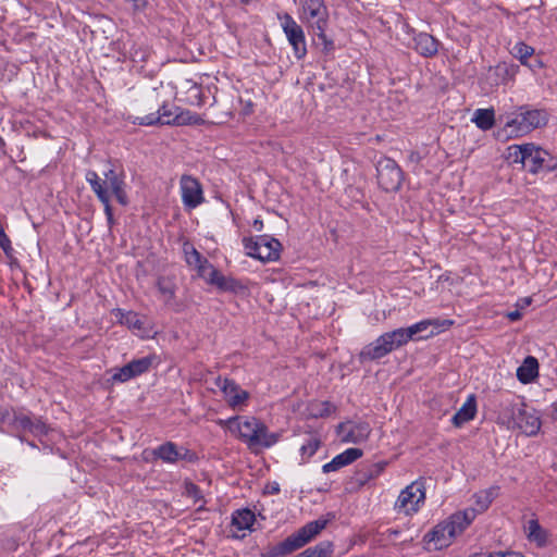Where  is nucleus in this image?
Returning a JSON list of instances; mask_svg holds the SVG:
<instances>
[{
    "label": "nucleus",
    "instance_id": "1",
    "mask_svg": "<svg viewBox=\"0 0 557 557\" xmlns=\"http://www.w3.org/2000/svg\"><path fill=\"white\" fill-rule=\"evenodd\" d=\"M475 517L476 510L473 508L455 512L425 533L423 542L426 545L432 544L434 549L447 547L457 535L461 534L472 523Z\"/></svg>",
    "mask_w": 557,
    "mask_h": 557
},
{
    "label": "nucleus",
    "instance_id": "2",
    "mask_svg": "<svg viewBox=\"0 0 557 557\" xmlns=\"http://www.w3.org/2000/svg\"><path fill=\"white\" fill-rule=\"evenodd\" d=\"M86 181L89 183L91 190L96 194L99 201L103 205L109 227H112V225L114 224V218L113 209L110 202L111 197L108 189V185L110 186L112 194L114 195L120 205H128V196L125 190L126 184L124 180V174L120 173V175L111 177L110 180H102L97 174V172L89 170L86 173Z\"/></svg>",
    "mask_w": 557,
    "mask_h": 557
},
{
    "label": "nucleus",
    "instance_id": "3",
    "mask_svg": "<svg viewBox=\"0 0 557 557\" xmlns=\"http://www.w3.org/2000/svg\"><path fill=\"white\" fill-rule=\"evenodd\" d=\"M327 523L329 520L324 518H319L306 523L282 542L268 547L265 552L261 553V557H286L290 555L311 542L323 529H325Z\"/></svg>",
    "mask_w": 557,
    "mask_h": 557
},
{
    "label": "nucleus",
    "instance_id": "4",
    "mask_svg": "<svg viewBox=\"0 0 557 557\" xmlns=\"http://www.w3.org/2000/svg\"><path fill=\"white\" fill-rule=\"evenodd\" d=\"M548 117L549 114L545 109H535L524 104L519 107L517 113L507 116L504 128L510 136L518 137L535 128L544 127L548 122Z\"/></svg>",
    "mask_w": 557,
    "mask_h": 557
},
{
    "label": "nucleus",
    "instance_id": "5",
    "mask_svg": "<svg viewBox=\"0 0 557 557\" xmlns=\"http://www.w3.org/2000/svg\"><path fill=\"white\" fill-rule=\"evenodd\" d=\"M504 406L503 417L513 428H518L528 436H534L539 433L542 422L535 410H529L523 403H515L506 399L502 403Z\"/></svg>",
    "mask_w": 557,
    "mask_h": 557
},
{
    "label": "nucleus",
    "instance_id": "6",
    "mask_svg": "<svg viewBox=\"0 0 557 557\" xmlns=\"http://www.w3.org/2000/svg\"><path fill=\"white\" fill-rule=\"evenodd\" d=\"M301 4L305 17L315 36L321 40L324 50H332L334 42L325 34L329 25V12L324 0H301Z\"/></svg>",
    "mask_w": 557,
    "mask_h": 557
},
{
    "label": "nucleus",
    "instance_id": "7",
    "mask_svg": "<svg viewBox=\"0 0 557 557\" xmlns=\"http://www.w3.org/2000/svg\"><path fill=\"white\" fill-rule=\"evenodd\" d=\"M243 245L246 255L262 262L275 261L280 258L281 243L268 235H261L256 238L244 237Z\"/></svg>",
    "mask_w": 557,
    "mask_h": 557
},
{
    "label": "nucleus",
    "instance_id": "8",
    "mask_svg": "<svg viewBox=\"0 0 557 557\" xmlns=\"http://www.w3.org/2000/svg\"><path fill=\"white\" fill-rule=\"evenodd\" d=\"M376 180L382 190L394 193L401 187L404 172L395 160L383 157L376 163Z\"/></svg>",
    "mask_w": 557,
    "mask_h": 557
},
{
    "label": "nucleus",
    "instance_id": "9",
    "mask_svg": "<svg viewBox=\"0 0 557 557\" xmlns=\"http://www.w3.org/2000/svg\"><path fill=\"white\" fill-rule=\"evenodd\" d=\"M277 18L281 22L282 29L293 48L297 60H302L307 55V42L305 32L289 13H278Z\"/></svg>",
    "mask_w": 557,
    "mask_h": 557
},
{
    "label": "nucleus",
    "instance_id": "10",
    "mask_svg": "<svg viewBox=\"0 0 557 557\" xmlns=\"http://www.w3.org/2000/svg\"><path fill=\"white\" fill-rule=\"evenodd\" d=\"M525 153V169L531 174L541 172L550 173L557 170V158L547 150L536 146L533 143L528 144Z\"/></svg>",
    "mask_w": 557,
    "mask_h": 557
},
{
    "label": "nucleus",
    "instance_id": "11",
    "mask_svg": "<svg viewBox=\"0 0 557 557\" xmlns=\"http://www.w3.org/2000/svg\"><path fill=\"white\" fill-rule=\"evenodd\" d=\"M425 500V482L423 479L413 481L399 494L395 508L406 515L414 513Z\"/></svg>",
    "mask_w": 557,
    "mask_h": 557
},
{
    "label": "nucleus",
    "instance_id": "12",
    "mask_svg": "<svg viewBox=\"0 0 557 557\" xmlns=\"http://www.w3.org/2000/svg\"><path fill=\"white\" fill-rule=\"evenodd\" d=\"M152 456L154 459H161L166 463H175L180 460L193 463L198 460V456L195 451L185 447H178L173 442H165L156 447L152 450Z\"/></svg>",
    "mask_w": 557,
    "mask_h": 557
},
{
    "label": "nucleus",
    "instance_id": "13",
    "mask_svg": "<svg viewBox=\"0 0 557 557\" xmlns=\"http://www.w3.org/2000/svg\"><path fill=\"white\" fill-rule=\"evenodd\" d=\"M11 424L15 430L28 432L35 437L46 436L51 430L42 418H33L22 412L13 413Z\"/></svg>",
    "mask_w": 557,
    "mask_h": 557
},
{
    "label": "nucleus",
    "instance_id": "14",
    "mask_svg": "<svg viewBox=\"0 0 557 557\" xmlns=\"http://www.w3.org/2000/svg\"><path fill=\"white\" fill-rule=\"evenodd\" d=\"M371 433V426L368 422L359 421L342 422L337 426V434L341 436L342 442L359 444L368 440Z\"/></svg>",
    "mask_w": 557,
    "mask_h": 557
},
{
    "label": "nucleus",
    "instance_id": "15",
    "mask_svg": "<svg viewBox=\"0 0 557 557\" xmlns=\"http://www.w3.org/2000/svg\"><path fill=\"white\" fill-rule=\"evenodd\" d=\"M178 111L180 107L169 106L164 102L159 107L156 113L138 116L133 123L141 126L174 125L172 120H176L175 115H178Z\"/></svg>",
    "mask_w": 557,
    "mask_h": 557
},
{
    "label": "nucleus",
    "instance_id": "16",
    "mask_svg": "<svg viewBox=\"0 0 557 557\" xmlns=\"http://www.w3.org/2000/svg\"><path fill=\"white\" fill-rule=\"evenodd\" d=\"M389 337L387 333H384L374 342L366 345L359 354L360 361L379 360L395 350L396 347L393 344V339Z\"/></svg>",
    "mask_w": 557,
    "mask_h": 557
},
{
    "label": "nucleus",
    "instance_id": "17",
    "mask_svg": "<svg viewBox=\"0 0 557 557\" xmlns=\"http://www.w3.org/2000/svg\"><path fill=\"white\" fill-rule=\"evenodd\" d=\"M215 386L221 389L226 403L232 408L244 405L249 398V393L243 389L234 380L218 376L215 377Z\"/></svg>",
    "mask_w": 557,
    "mask_h": 557
},
{
    "label": "nucleus",
    "instance_id": "18",
    "mask_svg": "<svg viewBox=\"0 0 557 557\" xmlns=\"http://www.w3.org/2000/svg\"><path fill=\"white\" fill-rule=\"evenodd\" d=\"M180 185L182 201L186 208L195 209L203 202V191L198 180L190 175H183Z\"/></svg>",
    "mask_w": 557,
    "mask_h": 557
},
{
    "label": "nucleus",
    "instance_id": "19",
    "mask_svg": "<svg viewBox=\"0 0 557 557\" xmlns=\"http://www.w3.org/2000/svg\"><path fill=\"white\" fill-rule=\"evenodd\" d=\"M259 419L255 417L243 418V417H232L228 420H220V425L225 424H237L238 437L248 445L249 448H253V442H257V425Z\"/></svg>",
    "mask_w": 557,
    "mask_h": 557
},
{
    "label": "nucleus",
    "instance_id": "20",
    "mask_svg": "<svg viewBox=\"0 0 557 557\" xmlns=\"http://www.w3.org/2000/svg\"><path fill=\"white\" fill-rule=\"evenodd\" d=\"M205 278L209 284L216 286L221 292L243 295L248 290L247 286L239 280L223 275L214 267H210V271Z\"/></svg>",
    "mask_w": 557,
    "mask_h": 557
},
{
    "label": "nucleus",
    "instance_id": "21",
    "mask_svg": "<svg viewBox=\"0 0 557 557\" xmlns=\"http://www.w3.org/2000/svg\"><path fill=\"white\" fill-rule=\"evenodd\" d=\"M519 71V66L512 63L499 62L495 66H490L485 75V83L491 87L505 85L512 81Z\"/></svg>",
    "mask_w": 557,
    "mask_h": 557
},
{
    "label": "nucleus",
    "instance_id": "22",
    "mask_svg": "<svg viewBox=\"0 0 557 557\" xmlns=\"http://www.w3.org/2000/svg\"><path fill=\"white\" fill-rule=\"evenodd\" d=\"M431 325L430 320H423L420 321L409 327H400L396 329L392 332H386L393 339L394 346L397 348L401 347L403 345H406L411 339H419L420 337H417V335L425 330Z\"/></svg>",
    "mask_w": 557,
    "mask_h": 557
},
{
    "label": "nucleus",
    "instance_id": "23",
    "mask_svg": "<svg viewBox=\"0 0 557 557\" xmlns=\"http://www.w3.org/2000/svg\"><path fill=\"white\" fill-rule=\"evenodd\" d=\"M183 252L185 261L189 267H194L200 277H206L210 267H213L208 259L203 258L201 253L189 242L183 244Z\"/></svg>",
    "mask_w": 557,
    "mask_h": 557
},
{
    "label": "nucleus",
    "instance_id": "24",
    "mask_svg": "<svg viewBox=\"0 0 557 557\" xmlns=\"http://www.w3.org/2000/svg\"><path fill=\"white\" fill-rule=\"evenodd\" d=\"M363 451L360 448H347L343 453L336 455L330 462L322 466V471L324 473H330L333 471H337L343 467H346L360 457H362Z\"/></svg>",
    "mask_w": 557,
    "mask_h": 557
},
{
    "label": "nucleus",
    "instance_id": "25",
    "mask_svg": "<svg viewBox=\"0 0 557 557\" xmlns=\"http://www.w3.org/2000/svg\"><path fill=\"white\" fill-rule=\"evenodd\" d=\"M413 44V49L424 58H433L438 52L440 41L428 33L416 35Z\"/></svg>",
    "mask_w": 557,
    "mask_h": 557
},
{
    "label": "nucleus",
    "instance_id": "26",
    "mask_svg": "<svg viewBox=\"0 0 557 557\" xmlns=\"http://www.w3.org/2000/svg\"><path fill=\"white\" fill-rule=\"evenodd\" d=\"M387 466L386 461H380L370 465H362L360 468L357 469L355 473V482L359 486H363L370 481L376 479L381 473L385 470Z\"/></svg>",
    "mask_w": 557,
    "mask_h": 557
},
{
    "label": "nucleus",
    "instance_id": "27",
    "mask_svg": "<svg viewBox=\"0 0 557 557\" xmlns=\"http://www.w3.org/2000/svg\"><path fill=\"white\" fill-rule=\"evenodd\" d=\"M476 413V400L474 395H470L461 408L453 416L451 422L460 428L462 424L474 419Z\"/></svg>",
    "mask_w": 557,
    "mask_h": 557
},
{
    "label": "nucleus",
    "instance_id": "28",
    "mask_svg": "<svg viewBox=\"0 0 557 557\" xmlns=\"http://www.w3.org/2000/svg\"><path fill=\"white\" fill-rule=\"evenodd\" d=\"M539 376V361L533 356H528L517 369V377L522 384H529Z\"/></svg>",
    "mask_w": 557,
    "mask_h": 557
},
{
    "label": "nucleus",
    "instance_id": "29",
    "mask_svg": "<svg viewBox=\"0 0 557 557\" xmlns=\"http://www.w3.org/2000/svg\"><path fill=\"white\" fill-rule=\"evenodd\" d=\"M282 437L281 432H269L268 426L262 422L258 421L257 425V442H253L255 447L270 448L275 445Z\"/></svg>",
    "mask_w": 557,
    "mask_h": 557
},
{
    "label": "nucleus",
    "instance_id": "30",
    "mask_svg": "<svg viewBox=\"0 0 557 557\" xmlns=\"http://www.w3.org/2000/svg\"><path fill=\"white\" fill-rule=\"evenodd\" d=\"M112 313L122 325H125L131 330H144V322L140 320L138 313L134 311H125L120 308L114 309Z\"/></svg>",
    "mask_w": 557,
    "mask_h": 557
},
{
    "label": "nucleus",
    "instance_id": "31",
    "mask_svg": "<svg viewBox=\"0 0 557 557\" xmlns=\"http://www.w3.org/2000/svg\"><path fill=\"white\" fill-rule=\"evenodd\" d=\"M308 416L310 418H327L336 411L335 405L327 400H313L308 405Z\"/></svg>",
    "mask_w": 557,
    "mask_h": 557
},
{
    "label": "nucleus",
    "instance_id": "32",
    "mask_svg": "<svg viewBox=\"0 0 557 557\" xmlns=\"http://www.w3.org/2000/svg\"><path fill=\"white\" fill-rule=\"evenodd\" d=\"M255 521V513L249 508L238 509L232 515V524L240 531L250 529Z\"/></svg>",
    "mask_w": 557,
    "mask_h": 557
},
{
    "label": "nucleus",
    "instance_id": "33",
    "mask_svg": "<svg viewBox=\"0 0 557 557\" xmlns=\"http://www.w3.org/2000/svg\"><path fill=\"white\" fill-rule=\"evenodd\" d=\"M472 121L475 123L478 128L482 131H488L495 124V111L493 108L478 109L474 112Z\"/></svg>",
    "mask_w": 557,
    "mask_h": 557
},
{
    "label": "nucleus",
    "instance_id": "34",
    "mask_svg": "<svg viewBox=\"0 0 557 557\" xmlns=\"http://www.w3.org/2000/svg\"><path fill=\"white\" fill-rule=\"evenodd\" d=\"M321 445V438L318 435L310 434L299 448L301 461L307 462L318 451Z\"/></svg>",
    "mask_w": 557,
    "mask_h": 557
},
{
    "label": "nucleus",
    "instance_id": "35",
    "mask_svg": "<svg viewBox=\"0 0 557 557\" xmlns=\"http://www.w3.org/2000/svg\"><path fill=\"white\" fill-rule=\"evenodd\" d=\"M528 539L535 542L539 546H543L547 542V532L541 527L537 519L528 522Z\"/></svg>",
    "mask_w": 557,
    "mask_h": 557
},
{
    "label": "nucleus",
    "instance_id": "36",
    "mask_svg": "<svg viewBox=\"0 0 557 557\" xmlns=\"http://www.w3.org/2000/svg\"><path fill=\"white\" fill-rule=\"evenodd\" d=\"M497 490L498 487H491L488 490L481 491L474 495L475 505L478 506V509L474 508L476 510V515L479 512H484L485 510L488 509L492 502L497 495Z\"/></svg>",
    "mask_w": 557,
    "mask_h": 557
},
{
    "label": "nucleus",
    "instance_id": "37",
    "mask_svg": "<svg viewBox=\"0 0 557 557\" xmlns=\"http://www.w3.org/2000/svg\"><path fill=\"white\" fill-rule=\"evenodd\" d=\"M157 287L165 302H170L174 299L176 286L171 278L165 276L159 277L157 281Z\"/></svg>",
    "mask_w": 557,
    "mask_h": 557
},
{
    "label": "nucleus",
    "instance_id": "38",
    "mask_svg": "<svg viewBox=\"0 0 557 557\" xmlns=\"http://www.w3.org/2000/svg\"><path fill=\"white\" fill-rule=\"evenodd\" d=\"M528 144L511 145L507 148V160L513 164H525V153L528 151Z\"/></svg>",
    "mask_w": 557,
    "mask_h": 557
},
{
    "label": "nucleus",
    "instance_id": "39",
    "mask_svg": "<svg viewBox=\"0 0 557 557\" xmlns=\"http://www.w3.org/2000/svg\"><path fill=\"white\" fill-rule=\"evenodd\" d=\"M176 120H172L174 125H201L203 120L196 113L189 110H183L180 108L178 115H175Z\"/></svg>",
    "mask_w": 557,
    "mask_h": 557
},
{
    "label": "nucleus",
    "instance_id": "40",
    "mask_svg": "<svg viewBox=\"0 0 557 557\" xmlns=\"http://www.w3.org/2000/svg\"><path fill=\"white\" fill-rule=\"evenodd\" d=\"M189 88L187 89V101L188 103H190L191 106H198V107H201L205 104V96L202 94V89H201V86H199L198 84L196 83H190Z\"/></svg>",
    "mask_w": 557,
    "mask_h": 557
},
{
    "label": "nucleus",
    "instance_id": "41",
    "mask_svg": "<svg viewBox=\"0 0 557 557\" xmlns=\"http://www.w3.org/2000/svg\"><path fill=\"white\" fill-rule=\"evenodd\" d=\"M154 359V356H146L139 359L132 360L131 363L133 366L136 377L144 373H147L152 367Z\"/></svg>",
    "mask_w": 557,
    "mask_h": 557
},
{
    "label": "nucleus",
    "instance_id": "42",
    "mask_svg": "<svg viewBox=\"0 0 557 557\" xmlns=\"http://www.w3.org/2000/svg\"><path fill=\"white\" fill-rule=\"evenodd\" d=\"M511 53L515 58L520 60L521 64L527 65V60L534 53V49L520 41L513 46Z\"/></svg>",
    "mask_w": 557,
    "mask_h": 557
},
{
    "label": "nucleus",
    "instance_id": "43",
    "mask_svg": "<svg viewBox=\"0 0 557 557\" xmlns=\"http://www.w3.org/2000/svg\"><path fill=\"white\" fill-rule=\"evenodd\" d=\"M136 377L133 366L131 362L126 363L121 368H116L112 375V381L124 383Z\"/></svg>",
    "mask_w": 557,
    "mask_h": 557
},
{
    "label": "nucleus",
    "instance_id": "44",
    "mask_svg": "<svg viewBox=\"0 0 557 557\" xmlns=\"http://www.w3.org/2000/svg\"><path fill=\"white\" fill-rule=\"evenodd\" d=\"M131 59L134 62H146L149 55L147 49L143 47H136L135 45L132 47L129 51Z\"/></svg>",
    "mask_w": 557,
    "mask_h": 557
},
{
    "label": "nucleus",
    "instance_id": "45",
    "mask_svg": "<svg viewBox=\"0 0 557 557\" xmlns=\"http://www.w3.org/2000/svg\"><path fill=\"white\" fill-rule=\"evenodd\" d=\"M0 248L3 250V252L9 256L12 251V245L11 240L5 234V232L1 233L0 235Z\"/></svg>",
    "mask_w": 557,
    "mask_h": 557
},
{
    "label": "nucleus",
    "instance_id": "46",
    "mask_svg": "<svg viewBox=\"0 0 557 557\" xmlns=\"http://www.w3.org/2000/svg\"><path fill=\"white\" fill-rule=\"evenodd\" d=\"M187 493L189 496L197 498L200 496V488L196 484L189 483L187 485Z\"/></svg>",
    "mask_w": 557,
    "mask_h": 557
},
{
    "label": "nucleus",
    "instance_id": "47",
    "mask_svg": "<svg viewBox=\"0 0 557 557\" xmlns=\"http://www.w3.org/2000/svg\"><path fill=\"white\" fill-rule=\"evenodd\" d=\"M267 493L275 495L280 493V485L277 482H272L265 486Z\"/></svg>",
    "mask_w": 557,
    "mask_h": 557
},
{
    "label": "nucleus",
    "instance_id": "48",
    "mask_svg": "<svg viewBox=\"0 0 557 557\" xmlns=\"http://www.w3.org/2000/svg\"><path fill=\"white\" fill-rule=\"evenodd\" d=\"M522 317L521 312L519 310H515V311H510L508 314H507V318L510 320V321H518L520 320Z\"/></svg>",
    "mask_w": 557,
    "mask_h": 557
},
{
    "label": "nucleus",
    "instance_id": "49",
    "mask_svg": "<svg viewBox=\"0 0 557 557\" xmlns=\"http://www.w3.org/2000/svg\"><path fill=\"white\" fill-rule=\"evenodd\" d=\"M119 174L115 172L114 169H109L107 172H104V180H110L111 177H115Z\"/></svg>",
    "mask_w": 557,
    "mask_h": 557
},
{
    "label": "nucleus",
    "instance_id": "50",
    "mask_svg": "<svg viewBox=\"0 0 557 557\" xmlns=\"http://www.w3.org/2000/svg\"><path fill=\"white\" fill-rule=\"evenodd\" d=\"M252 226L256 231L260 232L263 227V222L260 219H256L252 223Z\"/></svg>",
    "mask_w": 557,
    "mask_h": 557
},
{
    "label": "nucleus",
    "instance_id": "51",
    "mask_svg": "<svg viewBox=\"0 0 557 557\" xmlns=\"http://www.w3.org/2000/svg\"><path fill=\"white\" fill-rule=\"evenodd\" d=\"M552 418L557 420V401L552 405Z\"/></svg>",
    "mask_w": 557,
    "mask_h": 557
},
{
    "label": "nucleus",
    "instance_id": "52",
    "mask_svg": "<svg viewBox=\"0 0 557 557\" xmlns=\"http://www.w3.org/2000/svg\"><path fill=\"white\" fill-rule=\"evenodd\" d=\"M409 158H410V160H411V161H417V162H418V161L420 160V156H419V153H418V152H414V151H412V152L410 153Z\"/></svg>",
    "mask_w": 557,
    "mask_h": 557
},
{
    "label": "nucleus",
    "instance_id": "53",
    "mask_svg": "<svg viewBox=\"0 0 557 557\" xmlns=\"http://www.w3.org/2000/svg\"><path fill=\"white\" fill-rule=\"evenodd\" d=\"M487 557H505V552L491 553Z\"/></svg>",
    "mask_w": 557,
    "mask_h": 557
},
{
    "label": "nucleus",
    "instance_id": "54",
    "mask_svg": "<svg viewBox=\"0 0 557 557\" xmlns=\"http://www.w3.org/2000/svg\"><path fill=\"white\" fill-rule=\"evenodd\" d=\"M505 557H516V552H505Z\"/></svg>",
    "mask_w": 557,
    "mask_h": 557
},
{
    "label": "nucleus",
    "instance_id": "55",
    "mask_svg": "<svg viewBox=\"0 0 557 557\" xmlns=\"http://www.w3.org/2000/svg\"><path fill=\"white\" fill-rule=\"evenodd\" d=\"M240 2L244 4H248L250 2V0H240Z\"/></svg>",
    "mask_w": 557,
    "mask_h": 557
},
{
    "label": "nucleus",
    "instance_id": "56",
    "mask_svg": "<svg viewBox=\"0 0 557 557\" xmlns=\"http://www.w3.org/2000/svg\"><path fill=\"white\" fill-rule=\"evenodd\" d=\"M516 557H525L524 555H522L521 553H517L516 552Z\"/></svg>",
    "mask_w": 557,
    "mask_h": 557
}]
</instances>
